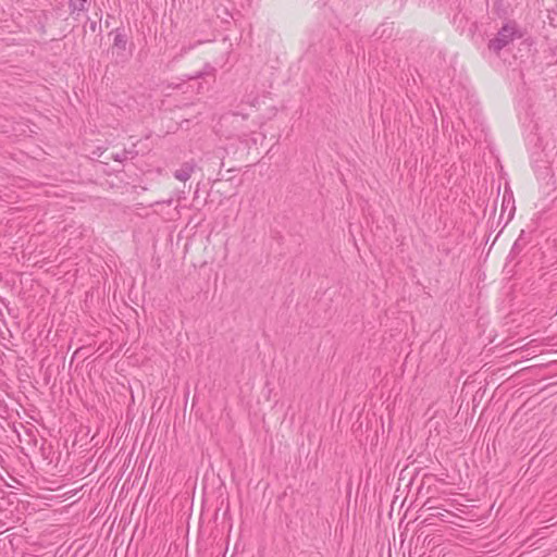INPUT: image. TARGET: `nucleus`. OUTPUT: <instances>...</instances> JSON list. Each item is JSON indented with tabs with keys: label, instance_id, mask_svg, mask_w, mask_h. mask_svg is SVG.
<instances>
[{
	"label": "nucleus",
	"instance_id": "nucleus-1",
	"mask_svg": "<svg viewBox=\"0 0 557 557\" xmlns=\"http://www.w3.org/2000/svg\"><path fill=\"white\" fill-rule=\"evenodd\" d=\"M516 24L507 23L497 33L496 37L488 41V49L498 53L508 46L515 38Z\"/></svg>",
	"mask_w": 557,
	"mask_h": 557
},
{
	"label": "nucleus",
	"instance_id": "nucleus-2",
	"mask_svg": "<svg viewBox=\"0 0 557 557\" xmlns=\"http://www.w3.org/2000/svg\"><path fill=\"white\" fill-rule=\"evenodd\" d=\"M111 34L114 35L112 45V54L115 57V62H123L127 59L126 46L127 36L123 28H116Z\"/></svg>",
	"mask_w": 557,
	"mask_h": 557
},
{
	"label": "nucleus",
	"instance_id": "nucleus-3",
	"mask_svg": "<svg viewBox=\"0 0 557 557\" xmlns=\"http://www.w3.org/2000/svg\"><path fill=\"white\" fill-rule=\"evenodd\" d=\"M197 164L194 160L184 162L180 169H177L173 175L176 180L181 182H186L190 178L191 174L195 172Z\"/></svg>",
	"mask_w": 557,
	"mask_h": 557
},
{
	"label": "nucleus",
	"instance_id": "nucleus-4",
	"mask_svg": "<svg viewBox=\"0 0 557 557\" xmlns=\"http://www.w3.org/2000/svg\"><path fill=\"white\" fill-rule=\"evenodd\" d=\"M85 4L86 2H83V0H70L69 8L71 10V14L86 10Z\"/></svg>",
	"mask_w": 557,
	"mask_h": 557
},
{
	"label": "nucleus",
	"instance_id": "nucleus-5",
	"mask_svg": "<svg viewBox=\"0 0 557 557\" xmlns=\"http://www.w3.org/2000/svg\"><path fill=\"white\" fill-rule=\"evenodd\" d=\"M112 159L117 162H123L128 159L126 149L121 150L120 152L113 153Z\"/></svg>",
	"mask_w": 557,
	"mask_h": 557
},
{
	"label": "nucleus",
	"instance_id": "nucleus-6",
	"mask_svg": "<svg viewBox=\"0 0 557 557\" xmlns=\"http://www.w3.org/2000/svg\"><path fill=\"white\" fill-rule=\"evenodd\" d=\"M126 152H127L128 159H133L137 156V151L135 150L134 145L131 149H126Z\"/></svg>",
	"mask_w": 557,
	"mask_h": 557
},
{
	"label": "nucleus",
	"instance_id": "nucleus-7",
	"mask_svg": "<svg viewBox=\"0 0 557 557\" xmlns=\"http://www.w3.org/2000/svg\"><path fill=\"white\" fill-rule=\"evenodd\" d=\"M96 28H97V23H96V22H92V23L90 24V29H91L92 32H96Z\"/></svg>",
	"mask_w": 557,
	"mask_h": 557
},
{
	"label": "nucleus",
	"instance_id": "nucleus-8",
	"mask_svg": "<svg viewBox=\"0 0 557 557\" xmlns=\"http://www.w3.org/2000/svg\"><path fill=\"white\" fill-rule=\"evenodd\" d=\"M202 75H203V73H202V72H199V73H197L193 78H198V77H200V76H202Z\"/></svg>",
	"mask_w": 557,
	"mask_h": 557
},
{
	"label": "nucleus",
	"instance_id": "nucleus-9",
	"mask_svg": "<svg viewBox=\"0 0 557 557\" xmlns=\"http://www.w3.org/2000/svg\"><path fill=\"white\" fill-rule=\"evenodd\" d=\"M516 247H518V243L516 242L513 247H512V251L516 249Z\"/></svg>",
	"mask_w": 557,
	"mask_h": 557
},
{
	"label": "nucleus",
	"instance_id": "nucleus-10",
	"mask_svg": "<svg viewBox=\"0 0 557 557\" xmlns=\"http://www.w3.org/2000/svg\"><path fill=\"white\" fill-rule=\"evenodd\" d=\"M110 25V22H108V20L106 21V26L109 27Z\"/></svg>",
	"mask_w": 557,
	"mask_h": 557
},
{
	"label": "nucleus",
	"instance_id": "nucleus-11",
	"mask_svg": "<svg viewBox=\"0 0 557 557\" xmlns=\"http://www.w3.org/2000/svg\"><path fill=\"white\" fill-rule=\"evenodd\" d=\"M83 2H87V0H83Z\"/></svg>",
	"mask_w": 557,
	"mask_h": 557
}]
</instances>
